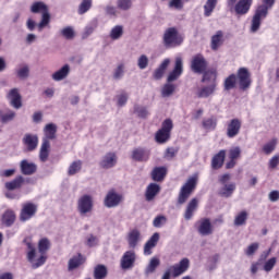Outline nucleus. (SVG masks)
<instances>
[{
    "instance_id": "obj_24",
    "label": "nucleus",
    "mask_w": 279,
    "mask_h": 279,
    "mask_svg": "<svg viewBox=\"0 0 279 279\" xmlns=\"http://www.w3.org/2000/svg\"><path fill=\"white\" fill-rule=\"evenodd\" d=\"M23 143L28 151H34L38 147V135L36 134H25L23 137Z\"/></svg>"
},
{
    "instance_id": "obj_2",
    "label": "nucleus",
    "mask_w": 279,
    "mask_h": 279,
    "mask_svg": "<svg viewBox=\"0 0 279 279\" xmlns=\"http://www.w3.org/2000/svg\"><path fill=\"white\" fill-rule=\"evenodd\" d=\"M26 257L33 269H38V267H43L47 263V255L37 251L36 246L32 243H27Z\"/></svg>"
},
{
    "instance_id": "obj_28",
    "label": "nucleus",
    "mask_w": 279,
    "mask_h": 279,
    "mask_svg": "<svg viewBox=\"0 0 279 279\" xmlns=\"http://www.w3.org/2000/svg\"><path fill=\"white\" fill-rule=\"evenodd\" d=\"M132 158L137 162H145L149 160V150L145 148H135L132 151Z\"/></svg>"
},
{
    "instance_id": "obj_57",
    "label": "nucleus",
    "mask_w": 279,
    "mask_h": 279,
    "mask_svg": "<svg viewBox=\"0 0 279 279\" xmlns=\"http://www.w3.org/2000/svg\"><path fill=\"white\" fill-rule=\"evenodd\" d=\"M159 265H160V259L156 257L151 258L146 268V274H154V271H156Z\"/></svg>"
},
{
    "instance_id": "obj_51",
    "label": "nucleus",
    "mask_w": 279,
    "mask_h": 279,
    "mask_svg": "<svg viewBox=\"0 0 279 279\" xmlns=\"http://www.w3.org/2000/svg\"><path fill=\"white\" fill-rule=\"evenodd\" d=\"M108 276V268L105 265H98L95 267L94 270V278L95 279H104Z\"/></svg>"
},
{
    "instance_id": "obj_33",
    "label": "nucleus",
    "mask_w": 279,
    "mask_h": 279,
    "mask_svg": "<svg viewBox=\"0 0 279 279\" xmlns=\"http://www.w3.org/2000/svg\"><path fill=\"white\" fill-rule=\"evenodd\" d=\"M169 64H171V60L165 59L160 65L154 71L153 77L154 80H162L165 72L167 71Z\"/></svg>"
},
{
    "instance_id": "obj_18",
    "label": "nucleus",
    "mask_w": 279,
    "mask_h": 279,
    "mask_svg": "<svg viewBox=\"0 0 279 279\" xmlns=\"http://www.w3.org/2000/svg\"><path fill=\"white\" fill-rule=\"evenodd\" d=\"M198 233L202 236H209V234H213L214 229H213V223L210 222V219L208 218H203L198 221Z\"/></svg>"
},
{
    "instance_id": "obj_41",
    "label": "nucleus",
    "mask_w": 279,
    "mask_h": 279,
    "mask_svg": "<svg viewBox=\"0 0 279 279\" xmlns=\"http://www.w3.org/2000/svg\"><path fill=\"white\" fill-rule=\"evenodd\" d=\"M49 149H51V143H49V141H43L39 151V159L41 162H47L49 158Z\"/></svg>"
},
{
    "instance_id": "obj_8",
    "label": "nucleus",
    "mask_w": 279,
    "mask_h": 279,
    "mask_svg": "<svg viewBox=\"0 0 279 279\" xmlns=\"http://www.w3.org/2000/svg\"><path fill=\"white\" fill-rule=\"evenodd\" d=\"M36 213H38V205L34 203H25L22 205V209L20 211V221H29L33 217H36Z\"/></svg>"
},
{
    "instance_id": "obj_55",
    "label": "nucleus",
    "mask_w": 279,
    "mask_h": 279,
    "mask_svg": "<svg viewBox=\"0 0 279 279\" xmlns=\"http://www.w3.org/2000/svg\"><path fill=\"white\" fill-rule=\"evenodd\" d=\"M236 86V75L231 74L229 77L225 81V90H232Z\"/></svg>"
},
{
    "instance_id": "obj_43",
    "label": "nucleus",
    "mask_w": 279,
    "mask_h": 279,
    "mask_svg": "<svg viewBox=\"0 0 279 279\" xmlns=\"http://www.w3.org/2000/svg\"><path fill=\"white\" fill-rule=\"evenodd\" d=\"M217 70L211 69V70H207L202 78V82L206 84V82L208 84H217Z\"/></svg>"
},
{
    "instance_id": "obj_12",
    "label": "nucleus",
    "mask_w": 279,
    "mask_h": 279,
    "mask_svg": "<svg viewBox=\"0 0 279 279\" xmlns=\"http://www.w3.org/2000/svg\"><path fill=\"white\" fill-rule=\"evenodd\" d=\"M121 202H123V195L114 191H109L105 197V206L107 208H116V206H119Z\"/></svg>"
},
{
    "instance_id": "obj_61",
    "label": "nucleus",
    "mask_w": 279,
    "mask_h": 279,
    "mask_svg": "<svg viewBox=\"0 0 279 279\" xmlns=\"http://www.w3.org/2000/svg\"><path fill=\"white\" fill-rule=\"evenodd\" d=\"M278 263V259L276 257H271L264 264V271H271L274 267H276V264Z\"/></svg>"
},
{
    "instance_id": "obj_22",
    "label": "nucleus",
    "mask_w": 279,
    "mask_h": 279,
    "mask_svg": "<svg viewBox=\"0 0 279 279\" xmlns=\"http://www.w3.org/2000/svg\"><path fill=\"white\" fill-rule=\"evenodd\" d=\"M225 33L223 31H217L213 36L210 40V47L213 51H217L221 45L225 43Z\"/></svg>"
},
{
    "instance_id": "obj_20",
    "label": "nucleus",
    "mask_w": 279,
    "mask_h": 279,
    "mask_svg": "<svg viewBox=\"0 0 279 279\" xmlns=\"http://www.w3.org/2000/svg\"><path fill=\"white\" fill-rule=\"evenodd\" d=\"M126 241L129 243V247L134 250L138 245L140 242L143 241V236L141 235V231L137 229H133L128 233Z\"/></svg>"
},
{
    "instance_id": "obj_40",
    "label": "nucleus",
    "mask_w": 279,
    "mask_h": 279,
    "mask_svg": "<svg viewBox=\"0 0 279 279\" xmlns=\"http://www.w3.org/2000/svg\"><path fill=\"white\" fill-rule=\"evenodd\" d=\"M49 250H51V241L48 238H41L38 241L37 251L40 254H44L47 256V252H49Z\"/></svg>"
},
{
    "instance_id": "obj_62",
    "label": "nucleus",
    "mask_w": 279,
    "mask_h": 279,
    "mask_svg": "<svg viewBox=\"0 0 279 279\" xmlns=\"http://www.w3.org/2000/svg\"><path fill=\"white\" fill-rule=\"evenodd\" d=\"M117 5L119 10H130L132 8V0H118Z\"/></svg>"
},
{
    "instance_id": "obj_44",
    "label": "nucleus",
    "mask_w": 279,
    "mask_h": 279,
    "mask_svg": "<svg viewBox=\"0 0 279 279\" xmlns=\"http://www.w3.org/2000/svg\"><path fill=\"white\" fill-rule=\"evenodd\" d=\"M60 36H62V38H65V40H73V38H75V36H76L75 27L65 26V27L61 28Z\"/></svg>"
},
{
    "instance_id": "obj_5",
    "label": "nucleus",
    "mask_w": 279,
    "mask_h": 279,
    "mask_svg": "<svg viewBox=\"0 0 279 279\" xmlns=\"http://www.w3.org/2000/svg\"><path fill=\"white\" fill-rule=\"evenodd\" d=\"M171 130H173V120L166 119L162 122L161 129L157 131L155 135L156 143H159L160 145H162L163 143H167V141L171 138Z\"/></svg>"
},
{
    "instance_id": "obj_54",
    "label": "nucleus",
    "mask_w": 279,
    "mask_h": 279,
    "mask_svg": "<svg viewBox=\"0 0 279 279\" xmlns=\"http://www.w3.org/2000/svg\"><path fill=\"white\" fill-rule=\"evenodd\" d=\"M173 93H175V85L171 83H167L161 89L162 97H171Z\"/></svg>"
},
{
    "instance_id": "obj_48",
    "label": "nucleus",
    "mask_w": 279,
    "mask_h": 279,
    "mask_svg": "<svg viewBox=\"0 0 279 279\" xmlns=\"http://www.w3.org/2000/svg\"><path fill=\"white\" fill-rule=\"evenodd\" d=\"M93 8V0H82L77 8L80 16L86 14Z\"/></svg>"
},
{
    "instance_id": "obj_32",
    "label": "nucleus",
    "mask_w": 279,
    "mask_h": 279,
    "mask_svg": "<svg viewBox=\"0 0 279 279\" xmlns=\"http://www.w3.org/2000/svg\"><path fill=\"white\" fill-rule=\"evenodd\" d=\"M85 258L82 254L74 255L72 258H70L68 263V269L69 271H73L74 269H77L81 265H84Z\"/></svg>"
},
{
    "instance_id": "obj_10",
    "label": "nucleus",
    "mask_w": 279,
    "mask_h": 279,
    "mask_svg": "<svg viewBox=\"0 0 279 279\" xmlns=\"http://www.w3.org/2000/svg\"><path fill=\"white\" fill-rule=\"evenodd\" d=\"M238 84L241 90H247L252 84V80L250 78V71L246 68H240L238 70Z\"/></svg>"
},
{
    "instance_id": "obj_16",
    "label": "nucleus",
    "mask_w": 279,
    "mask_h": 279,
    "mask_svg": "<svg viewBox=\"0 0 279 279\" xmlns=\"http://www.w3.org/2000/svg\"><path fill=\"white\" fill-rule=\"evenodd\" d=\"M118 161L117 153H107L100 160V167L102 169H112V167H117Z\"/></svg>"
},
{
    "instance_id": "obj_4",
    "label": "nucleus",
    "mask_w": 279,
    "mask_h": 279,
    "mask_svg": "<svg viewBox=\"0 0 279 279\" xmlns=\"http://www.w3.org/2000/svg\"><path fill=\"white\" fill-rule=\"evenodd\" d=\"M76 208L81 217H86V215H90V213H93V209L95 208V201L93 199V196L89 194L82 195L77 199Z\"/></svg>"
},
{
    "instance_id": "obj_9",
    "label": "nucleus",
    "mask_w": 279,
    "mask_h": 279,
    "mask_svg": "<svg viewBox=\"0 0 279 279\" xmlns=\"http://www.w3.org/2000/svg\"><path fill=\"white\" fill-rule=\"evenodd\" d=\"M229 180H230V174H223L222 177H220L222 189L219 190V195H221V197H231L232 193L236 191V184L228 183Z\"/></svg>"
},
{
    "instance_id": "obj_36",
    "label": "nucleus",
    "mask_w": 279,
    "mask_h": 279,
    "mask_svg": "<svg viewBox=\"0 0 279 279\" xmlns=\"http://www.w3.org/2000/svg\"><path fill=\"white\" fill-rule=\"evenodd\" d=\"M1 221L3 226L10 228L16 221V214L12 209H7L2 215Z\"/></svg>"
},
{
    "instance_id": "obj_45",
    "label": "nucleus",
    "mask_w": 279,
    "mask_h": 279,
    "mask_svg": "<svg viewBox=\"0 0 279 279\" xmlns=\"http://www.w3.org/2000/svg\"><path fill=\"white\" fill-rule=\"evenodd\" d=\"M151 175L155 182H160L165 180V177L167 175V168L165 167L155 168L153 170Z\"/></svg>"
},
{
    "instance_id": "obj_30",
    "label": "nucleus",
    "mask_w": 279,
    "mask_h": 279,
    "mask_svg": "<svg viewBox=\"0 0 279 279\" xmlns=\"http://www.w3.org/2000/svg\"><path fill=\"white\" fill-rule=\"evenodd\" d=\"M58 132V125L53 123H48L44 128V138L43 141H53L56 138V133Z\"/></svg>"
},
{
    "instance_id": "obj_46",
    "label": "nucleus",
    "mask_w": 279,
    "mask_h": 279,
    "mask_svg": "<svg viewBox=\"0 0 279 279\" xmlns=\"http://www.w3.org/2000/svg\"><path fill=\"white\" fill-rule=\"evenodd\" d=\"M123 37V25H116L109 32V38L112 40H120Z\"/></svg>"
},
{
    "instance_id": "obj_42",
    "label": "nucleus",
    "mask_w": 279,
    "mask_h": 279,
    "mask_svg": "<svg viewBox=\"0 0 279 279\" xmlns=\"http://www.w3.org/2000/svg\"><path fill=\"white\" fill-rule=\"evenodd\" d=\"M15 75L17 80H27V77H29V65L20 64L15 69Z\"/></svg>"
},
{
    "instance_id": "obj_31",
    "label": "nucleus",
    "mask_w": 279,
    "mask_h": 279,
    "mask_svg": "<svg viewBox=\"0 0 279 279\" xmlns=\"http://www.w3.org/2000/svg\"><path fill=\"white\" fill-rule=\"evenodd\" d=\"M160 240V234L154 233L150 239L146 242L144 246V254L145 256L151 255V250L158 244V241Z\"/></svg>"
},
{
    "instance_id": "obj_27",
    "label": "nucleus",
    "mask_w": 279,
    "mask_h": 279,
    "mask_svg": "<svg viewBox=\"0 0 279 279\" xmlns=\"http://www.w3.org/2000/svg\"><path fill=\"white\" fill-rule=\"evenodd\" d=\"M97 27H99V22L95 19L92 20L82 32L83 40H86V38H90V36L95 34V29H97Z\"/></svg>"
},
{
    "instance_id": "obj_47",
    "label": "nucleus",
    "mask_w": 279,
    "mask_h": 279,
    "mask_svg": "<svg viewBox=\"0 0 279 279\" xmlns=\"http://www.w3.org/2000/svg\"><path fill=\"white\" fill-rule=\"evenodd\" d=\"M277 145H278V140L272 138L269 142H267L266 144H264L262 151H264L266 154V156H269L270 154H274V151H276Z\"/></svg>"
},
{
    "instance_id": "obj_7",
    "label": "nucleus",
    "mask_w": 279,
    "mask_h": 279,
    "mask_svg": "<svg viewBox=\"0 0 279 279\" xmlns=\"http://www.w3.org/2000/svg\"><path fill=\"white\" fill-rule=\"evenodd\" d=\"M7 100L15 110H21V108H23V96L21 95V89L19 87H13L7 92Z\"/></svg>"
},
{
    "instance_id": "obj_35",
    "label": "nucleus",
    "mask_w": 279,
    "mask_h": 279,
    "mask_svg": "<svg viewBox=\"0 0 279 279\" xmlns=\"http://www.w3.org/2000/svg\"><path fill=\"white\" fill-rule=\"evenodd\" d=\"M20 167H21V172L23 173V175H32V174L36 173L37 167L35 166L34 162H29L24 159L21 161Z\"/></svg>"
},
{
    "instance_id": "obj_19",
    "label": "nucleus",
    "mask_w": 279,
    "mask_h": 279,
    "mask_svg": "<svg viewBox=\"0 0 279 279\" xmlns=\"http://www.w3.org/2000/svg\"><path fill=\"white\" fill-rule=\"evenodd\" d=\"M70 74H71V65L64 64L54 73H52L51 77L53 82H62L63 80H66Z\"/></svg>"
},
{
    "instance_id": "obj_53",
    "label": "nucleus",
    "mask_w": 279,
    "mask_h": 279,
    "mask_svg": "<svg viewBox=\"0 0 279 279\" xmlns=\"http://www.w3.org/2000/svg\"><path fill=\"white\" fill-rule=\"evenodd\" d=\"M134 114L138 116L141 119H147V117H149V111L147 110V107L135 105Z\"/></svg>"
},
{
    "instance_id": "obj_15",
    "label": "nucleus",
    "mask_w": 279,
    "mask_h": 279,
    "mask_svg": "<svg viewBox=\"0 0 279 279\" xmlns=\"http://www.w3.org/2000/svg\"><path fill=\"white\" fill-rule=\"evenodd\" d=\"M241 125L242 122L240 119H232L228 125H227V136L228 138H234L236 136H239L240 132H241Z\"/></svg>"
},
{
    "instance_id": "obj_17",
    "label": "nucleus",
    "mask_w": 279,
    "mask_h": 279,
    "mask_svg": "<svg viewBox=\"0 0 279 279\" xmlns=\"http://www.w3.org/2000/svg\"><path fill=\"white\" fill-rule=\"evenodd\" d=\"M254 0H239L232 10H234L235 14L243 16L250 12Z\"/></svg>"
},
{
    "instance_id": "obj_60",
    "label": "nucleus",
    "mask_w": 279,
    "mask_h": 279,
    "mask_svg": "<svg viewBox=\"0 0 279 279\" xmlns=\"http://www.w3.org/2000/svg\"><path fill=\"white\" fill-rule=\"evenodd\" d=\"M229 158L230 160H236L238 158H241V147L235 146L230 148Z\"/></svg>"
},
{
    "instance_id": "obj_37",
    "label": "nucleus",
    "mask_w": 279,
    "mask_h": 279,
    "mask_svg": "<svg viewBox=\"0 0 279 279\" xmlns=\"http://www.w3.org/2000/svg\"><path fill=\"white\" fill-rule=\"evenodd\" d=\"M247 219H250V213H247V210H241L235 215L233 225L236 228H241V226H245L247 223Z\"/></svg>"
},
{
    "instance_id": "obj_58",
    "label": "nucleus",
    "mask_w": 279,
    "mask_h": 279,
    "mask_svg": "<svg viewBox=\"0 0 279 279\" xmlns=\"http://www.w3.org/2000/svg\"><path fill=\"white\" fill-rule=\"evenodd\" d=\"M137 66L138 69H141L142 71H145V69L147 66H149V58H147L145 54H142L138 59H137Z\"/></svg>"
},
{
    "instance_id": "obj_13",
    "label": "nucleus",
    "mask_w": 279,
    "mask_h": 279,
    "mask_svg": "<svg viewBox=\"0 0 279 279\" xmlns=\"http://www.w3.org/2000/svg\"><path fill=\"white\" fill-rule=\"evenodd\" d=\"M206 59L202 54L192 58L191 69L194 73H204L206 71Z\"/></svg>"
},
{
    "instance_id": "obj_63",
    "label": "nucleus",
    "mask_w": 279,
    "mask_h": 279,
    "mask_svg": "<svg viewBox=\"0 0 279 279\" xmlns=\"http://www.w3.org/2000/svg\"><path fill=\"white\" fill-rule=\"evenodd\" d=\"M165 223H167V217L165 216H157L153 221V226L155 228H162Z\"/></svg>"
},
{
    "instance_id": "obj_26",
    "label": "nucleus",
    "mask_w": 279,
    "mask_h": 279,
    "mask_svg": "<svg viewBox=\"0 0 279 279\" xmlns=\"http://www.w3.org/2000/svg\"><path fill=\"white\" fill-rule=\"evenodd\" d=\"M158 193H160V185H158V183H150L146 187V192H145L146 202H154Z\"/></svg>"
},
{
    "instance_id": "obj_49",
    "label": "nucleus",
    "mask_w": 279,
    "mask_h": 279,
    "mask_svg": "<svg viewBox=\"0 0 279 279\" xmlns=\"http://www.w3.org/2000/svg\"><path fill=\"white\" fill-rule=\"evenodd\" d=\"M82 160L73 161L68 168V175H76V173H80L82 171Z\"/></svg>"
},
{
    "instance_id": "obj_39",
    "label": "nucleus",
    "mask_w": 279,
    "mask_h": 279,
    "mask_svg": "<svg viewBox=\"0 0 279 279\" xmlns=\"http://www.w3.org/2000/svg\"><path fill=\"white\" fill-rule=\"evenodd\" d=\"M198 204L199 203L197 202V198H193L192 201H190L184 214V219H186V221H190V219H193V215H195V210H197Z\"/></svg>"
},
{
    "instance_id": "obj_1",
    "label": "nucleus",
    "mask_w": 279,
    "mask_h": 279,
    "mask_svg": "<svg viewBox=\"0 0 279 279\" xmlns=\"http://www.w3.org/2000/svg\"><path fill=\"white\" fill-rule=\"evenodd\" d=\"M276 5V0H260V4L257 5L255 13L251 22V32L256 34L260 29V25L265 17L268 16L269 10Z\"/></svg>"
},
{
    "instance_id": "obj_29",
    "label": "nucleus",
    "mask_w": 279,
    "mask_h": 279,
    "mask_svg": "<svg viewBox=\"0 0 279 279\" xmlns=\"http://www.w3.org/2000/svg\"><path fill=\"white\" fill-rule=\"evenodd\" d=\"M32 14H47V12H49V7L47 5V3L43 2V1H35L31 4L29 8Z\"/></svg>"
},
{
    "instance_id": "obj_23",
    "label": "nucleus",
    "mask_w": 279,
    "mask_h": 279,
    "mask_svg": "<svg viewBox=\"0 0 279 279\" xmlns=\"http://www.w3.org/2000/svg\"><path fill=\"white\" fill-rule=\"evenodd\" d=\"M25 182H29V179L23 178V175H19L12 181H9L4 184L7 191H16V189H21Z\"/></svg>"
},
{
    "instance_id": "obj_50",
    "label": "nucleus",
    "mask_w": 279,
    "mask_h": 279,
    "mask_svg": "<svg viewBox=\"0 0 279 279\" xmlns=\"http://www.w3.org/2000/svg\"><path fill=\"white\" fill-rule=\"evenodd\" d=\"M215 8H217V0H207L204 5V16H211Z\"/></svg>"
},
{
    "instance_id": "obj_25",
    "label": "nucleus",
    "mask_w": 279,
    "mask_h": 279,
    "mask_svg": "<svg viewBox=\"0 0 279 279\" xmlns=\"http://www.w3.org/2000/svg\"><path fill=\"white\" fill-rule=\"evenodd\" d=\"M183 65H182V58H177L175 59V65L172 72L168 75V82H175L180 75H182L183 71Z\"/></svg>"
},
{
    "instance_id": "obj_34",
    "label": "nucleus",
    "mask_w": 279,
    "mask_h": 279,
    "mask_svg": "<svg viewBox=\"0 0 279 279\" xmlns=\"http://www.w3.org/2000/svg\"><path fill=\"white\" fill-rule=\"evenodd\" d=\"M16 119V111L12 109H5L0 111V122L3 124L12 123Z\"/></svg>"
},
{
    "instance_id": "obj_3",
    "label": "nucleus",
    "mask_w": 279,
    "mask_h": 279,
    "mask_svg": "<svg viewBox=\"0 0 279 279\" xmlns=\"http://www.w3.org/2000/svg\"><path fill=\"white\" fill-rule=\"evenodd\" d=\"M197 180H199V175L197 173L187 179L185 184L180 190L178 198L179 204H185L186 199L191 197V193H193L197 186Z\"/></svg>"
},
{
    "instance_id": "obj_6",
    "label": "nucleus",
    "mask_w": 279,
    "mask_h": 279,
    "mask_svg": "<svg viewBox=\"0 0 279 279\" xmlns=\"http://www.w3.org/2000/svg\"><path fill=\"white\" fill-rule=\"evenodd\" d=\"M162 43L165 47H178L182 45V36L178 34L175 28H168L163 33Z\"/></svg>"
},
{
    "instance_id": "obj_14",
    "label": "nucleus",
    "mask_w": 279,
    "mask_h": 279,
    "mask_svg": "<svg viewBox=\"0 0 279 279\" xmlns=\"http://www.w3.org/2000/svg\"><path fill=\"white\" fill-rule=\"evenodd\" d=\"M134 263H136V253H134V251H126L120 262L121 269H132Z\"/></svg>"
},
{
    "instance_id": "obj_52",
    "label": "nucleus",
    "mask_w": 279,
    "mask_h": 279,
    "mask_svg": "<svg viewBox=\"0 0 279 279\" xmlns=\"http://www.w3.org/2000/svg\"><path fill=\"white\" fill-rule=\"evenodd\" d=\"M49 23H51V14L48 11L47 13L41 14V20L37 24L39 32H43V29H45Z\"/></svg>"
},
{
    "instance_id": "obj_11",
    "label": "nucleus",
    "mask_w": 279,
    "mask_h": 279,
    "mask_svg": "<svg viewBox=\"0 0 279 279\" xmlns=\"http://www.w3.org/2000/svg\"><path fill=\"white\" fill-rule=\"evenodd\" d=\"M190 265L191 262L189 260V258H183L180 260L179 264L170 266L169 268L172 271V278H178L182 276V274H185L189 270Z\"/></svg>"
},
{
    "instance_id": "obj_59",
    "label": "nucleus",
    "mask_w": 279,
    "mask_h": 279,
    "mask_svg": "<svg viewBox=\"0 0 279 279\" xmlns=\"http://www.w3.org/2000/svg\"><path fill=\"white\" fill-rule=\"evenodd\" d=\"M124 73H125V64L120 63V64L116 68L114 72H113V77H114L116 80H121V77H123Z\"/></svg>"
},
{
    "instance_id": "obj_38",
    "label": "nucleus",
    "mask_w": 279,
    "mask_h": 279,
    "mask_svg": "<svg viewBox=\"0 0 279 279\" xmlns=\"http://www.w3.org/2000/svg\"><path fill=\"white\" fill-rule=\"evenodd\" d=\"M225 160H226V150H220L211 159L213 169H221L223 167Z\"/></svg>"
},
{
    "instance_id": "obj_64",
    "label": "nucleus",
    "mask_w": 279,
    "mask_h": 279,
    "mask_svg": "<svg viewBox=\"0 0 279 279\" xmlns=\"http://www.w3.org/2000/svg\"><path fill=\"white\" fill-rule=\"evenodd\" d=\"M168 7L173 10H182V8H184V3L182 2V0H171Z\"/></svg>"
},
{
    "instance_id": "obj_56",
    "label": "nucleus",
    "mask_w": 279,
    "mask_h": 279,
    "mask_svg": "<svg viewBox=\"0 0 279 279\" xmlns=\"http://www.w3.org/2000/svg\"><path fill=\"white\" fill-rule=\"evenodd\" d=\"M203 128L205 130H209V131L215 130V128H217V119L208 118V119L203 120Z\"/></svg>"
},
{
    "instance_id": "obj_21",
    "label": "nucleus",
    "mask_w": 279,
    "mask_h": 279,
    "mask_svg": "<svg viewBox=\"0 0 279 279\" xmlns=\"http://www.w3.org/2000/svg\"><path fill=\"white\" fill-rule=\"evenodd\" d=\"M215 90H217V83H211L208 86H204L199 88L196 95L201 99H208V97H211V95H215Z\"/></svg>"
}]
</instances>
